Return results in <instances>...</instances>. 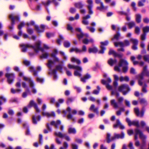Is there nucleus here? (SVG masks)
I'll use <instances>...</instances> for the list:
<instances>
[{
	"mask_svg": "<svg viewBox=\"0 0 149 149\" xmlns=\"http://www.w3.org/2000/svg\"><path fill=\"white\" fill-rule=\"evenodd\" d=\"M143 59L145 61L149 63V55H145L143 56Z\"/></svg>",
	"mask_w": 149,
	"mask_h": 149,
	"instance_id": "nucleus-59",
	"label": "nucleus"
},
{
	"mask_svg": "<svg viewBox=\"0 0 149 149\" xmlns=\"http://www.w3.org/2000/svg\"><path fill=\"white\" fill-rule=\"evenodd\" d=\"M74 5L76 7L79 8H81L84 6V5L81 2L76 3Z\"/></svg>",
	"mask_w": 149,
	"mask_h": 149,
	"instance_id": "nucleus-47",
	"label": "nucleus"
},
{
	"mask_svg": "<svg viewBox=\"0 0 149 149\" xmlns=\"http://www.w3.org/2000/svg\"><path fill=\"white\" fill-rule=\"evenodd\" d=\"M67 111L68 112L67 115V118L68 119H71L73 121H74L75 120V118L73 117L71 114V113L73 115L76 114L77 113V111L75 109L72 110L71 108L69 107L67 109Z\"/></svg>",
	"mask_w": 149,
	"mask_h": 149,
	"instance_id": "nucleus-11",
	"label": "nucleus"
},
{
	"mask_svg": "<svg viewBox=\"0 0 149 149\" xmlns=\"http://www.w3.org/2000/svg\"><path fill=\"white\" fill-rule=\"evenodd\" d=\"M47 37L49 38L54 36V33H52L47 32L46 33Z\"/></svg>",
	"mask_w": 149,
	"mask_h": 149,
	"instance_id": "nucleus-60",
	"label": "nucleus"
},
{
	"mask_svg": "<svg viewBox=\"0 0 149 149\" xmlns=\"http://www.w3.org/2000/svg\"><path fill=\"white\" fill-rule=\"evenodd\" d=\"M134 111L135 113L138 116L141 117L143 116L144 111L143 110L139 112L138 108H134Z\"/></svg>",
	"mask_w": 149,
	"mask_h": 149,
	"instance_id": "nucleus-23",
	"label": "nucleus"
},
{
	"mask_svg": "<svg viewBox=\"0 0 149 149\" xmlns=\"http://www.w3.org/2000/svg\"><path fill=\"white\" fill-rule=\"evenodd\" d=\"M22 87L26 89L25 91L23 92L22 94V97L24 98H25L27 96L28 93H30V92L29 87L27 86L25 82H22Z\"/></svg>",
	"mask_w": 149,
	"mask_h": 149,
	"instance_id": "nucleus-16",
	"label": "nucleus"
},
{
	"mask_svg": "<svg viewBox=\"0 0 149 149\" xmlns=\"http://www.w3.org/2000/svg\"><path fill=\"white\" fill-rule=\"evenodd\" d=\"M82 19V23L83 24L85 25H88V24L89 22L87 19L83 18Z\"/></svg>",
	"mask_w": 149,
	"mask_h": 149,
	"instance_id": "nucleus-53",
	"label": "nucleus"
},
{
	"mask_svg": "<svg viewBox=\"0 0 149 149\" xmlns=\"http://www.w3.org/2000/svg\"><path fill=\"white\" fill-rule=\"evenodd\" d=\"M54 134L56 136H57L60 138H63L64 137L65 134H63L62 133L60 132H55Z\"/></svg>",
	"mask_w": 149,
	"mask_h": 149,
	"instance_id": "nucleus-45",
	"label": "nucleus"
},
{
	"mask_svg": "<svg viewBox=\"0 0 149 149\" xmlns=\"http://www.w3.org/2000/svg\"><path fill=\"white\" fill-rule=\"evenodd\" d=\"M86 28L88 29L92 33H93L95 30V28L87 26L86 27Z\"/></svg>",
	"mask_w": 149,
	"mask_h": 149,
	"instance_id": "nucleus-61",
	"label": "nucleus"
},
{
	"mask_svg": "<svg viewBox=\"0 0 149 149\" xmlns=\"http://www.w3.org/2000/svg\"><path fill=\"white\" fill-rule=\"evenodd\" d=\"M26 25L27 26V27H30L31 26L34 25L35 30L38 33L43 32L46 27L45 25L42 24L40 25V29L37 25L35 24V22L33 21H31L29 22H27Z\"/></svg>",
	"mask_w": 149,
	"mask_h": 149,
	"instance_id": "nucleus-7",
	"label": "nucleus"
},
{
	"mask_svg": "<svg viewBox=\"0 0 149 149\" xmlns=\"http://www.w3.org/2000/svg\"><path fill=\"white\" fill-rule=\"evenodd\" d=\"M130 41L132 42L133 45H138V40L136 39L132 38L130 40Z\"/></svg>",
	"mask_w": 149,
	"mask_h": 149,
	"instance_id": "nucleus-49",
	"label": "nucleus"
},
{
	"mask_svg": "<svg viewBox=\"0 0 149 149\" xmlns=\"http://www.w3.org/2000/svg\"><path fill=\"white\" fill-rule=\"evenodd\" d=\"M109 55L113 54L115 57H118L119 58H121L122 56V55L118 54L113 49H110L109 52Z\"/></svg>",
	"mask_w": 149,
	"mask_h": 149,
	"instance_id": "nucleus-27",
	"label": "nucleus"
},
{
	"mask_svg": "<svg viewBox=\"0 0 149 149\" xmlns=\"http://www.w3.org/2000/svg\"><path fill=\"white\" fill-rule=\"evenodd\" d=\"M71 60L72 62H76L78 64H79L81 63V61L79 59L74 57H72Z\"/></svg>",
	"mask_w": 149,
	"mask_h": 149,
	"instance_id": "nucleus-38",
	"label": "nucleus"
},
{
	"mask_svg": "<svg viewBox=\"0 0 149 149\" xmlns=\"http://www.w3.org/2000/svg\"><path fill=\"white\" fill-rule=\"evenodd\" d=\"M5 76L7 78V81L9 84H12L15 78L14 74L7 73L5 74Z\"/></svg>",
	"mask_w": 149,
	"mask_h": 149,
	"instance_id": "nucleus-15",
	"label": "nucleus"
},
{
	"mask_svg": "<svg viewBox=\"0 0 149 149\" xmlns=\"http://www.w3.org/2000/svg\"><path fill=\"white\" fill-rule=\"evenodd\" d=\"M19 76L20 77L23 76V79L24 81H27L28 83L29 87L32 89V92L33 93H36L37 92L36 89L34 88V82L29 77L23 76V73L20 72Z\"/></svg>",
	"mask_w": 149,
	"mask_h": 149,
	"instance_id": "nucleus-6",
	"label": "nucleus"
},
{
	"mask_svg": "<svg viewBox=\"0 0 149 149\" xmlns=\"http://www.w3.org/2000/svg\"><path fill=\"white\" fill-rule=\"evenodd\" d=\"M126 121L129 126H131L132 125H134L137 127H139V121L138 120L131 121L129 118H127L126 119Z\"/></svg>",
	"mask_w": 149,
	"mask_h": 149,
	"instance_id": "nucleus-19",
	"label": "nucleus"
},
{
	"mask_svg": "<svg viewBox=\"0 0 149 149\" xmlns=\"http://www.w3.org/2000/svg\"><path fill=\"white\" fill-rule=\"evenodd\" d=\"M11 92L13 94H15L16 93H19L22 91L21 90L18 89H15L13 88H11L10 90Z\"/></svg>",
	"mask_w": 149,
	"mask_h": 149,
	"instance_id": "nucleus-40",
	"label": "nucleus"
},
{
	"mask_svg": "<svg viewBox=\"0 0 149 149\" xmlns=\"http://www.w3.org/2000/svg\"><path fill=\"white\" fill-rule=\"evenodd\" d=\"M75 52L76 53H85L87 51V48L85 45H84L81 49H79L77 47H74L72 48L70 50V52Z\"/></svg>",
	"mask_w": 149,
	"mask_h": 149,
	"instance_id": "nucleus-12",
	"label": "nucleus"
},
{
	"mask_svg": "<svg viewBox=\"0 0 149 149\" xmlns=\"http://www.w3.org/2000/svg\"><path fill=\"white\" fill-rule=\"evenodd\" d=\"M40 119V116H38L36 118L34 116H33L32 117V121L33 123L34 124H36L37 122L39 121Z\"/></svg>",
	"mask_w": 149,
	"mask_h": 149,
	"instance_id": "nucleus-35",
	"label": "nucleus"
},
{
	"mask_svg": "<svg viewBox=\"0 0 149 149\" xmlns=\"http://www.w3.org/2000/svg\"><path fill=\"white\" fill-rule=\"evenodd\" d=\"M9 18L11 19L12 22V26H9V28L12 29L13 28V25L15 24V21H18L19 20V18L18 16L15 15L14 14H12L9 16Z\"/></svg>",
	"mask_w": 149,
	"mask_h": 149,
	"instance_id": "nucleus-13",
	"label": "nucleus"
},
{
	"mask_svg": "<svg viewBox=\"0 0 149 149\" xmlns=\"http://www.w3.org/2000/svg\"><path fill=\"white\" fill-rule=\"evenodd\" d=\"M26 30L27 32L29 34H31L33 33V29L30 28V27H27Z\"/></svg>",
	"mask_w": 149,
	"mask_h": 149,
	"instance_id": "nucleus-55",
	"label": "nucleus"
},
{
	"mask_svg": "<svg viewBox=\"0 0 149 149\" xmlns=\"http://www.w3.org/2000/svg\"><path fill=\"white\" fill-rule=\"evenodd\" d=\"M119 79L120 82H122L124 81H128L129 80V78L127 76H125L124 77L121 76L120 77Z\"/></svg>",
	"mask_w": 149,
	"mask_h": 149,
	"instance_id": "nucleus-42",
	"label": "nucleus"
},
{
	"mask_svg": "<svg viewBox=\"0 0 149 149\" xmlns=\"http://www.w3.org/2000/svg\"><path fill=\"white\" fill-rule=\"evenodd\" d=\"M97 90H95L93 92V93L95 95H98L100 92V88L99 86H97Z\"/></svg>",
	"mask_w": 149,
	"mask_h": 149,
	"instance_id": "nucleus-46",
	"label": "nucleus"
},
{
	"mask_svg": "<svg viewBox=\"0 0 149 149\" xmlns=\"http://www.w3.org/2000/svg\"><path fill=\"white\" fill-rule=\"evenodd\" d=\"M118 90L123 95H126L130 91V89L127 84H123L118 86Z\"/></svg>",
	"mask_w": 149,
	"mask_h": 149,
	"instance_id": "nucleus-10",
	"label": "nucleus"
},
{
	"mask_svg": "<svg viewBox=\"0 0 149 149\" xmlns=\"http://www.w3.org/2000/svg\"><path fill=\"white\" fill-rule=\"evenodd\" d=\"M143 84L141 86H142V91L144 93H146L147 92V91L146 89V88L147 87V85L146 84V81H143Z\"/></svg>",
	"mask_w": 149,
	"mask_h": 149,
	"instance_id": "nucleus-32",
	"label": "nucleus"
},
{
	"mask_svg": "<svg viewBox=\"0 0 149 149\" xmlns=\"http://www.w3.org/2000/svg\"><path fill=\"white\" fill-rule=\"evenodd\" d=\"M88 4L87 6V8L88 9V13L90 15L93 13V12L92 10V8L93 7V1L92 0H87L86 1Z\"/></svg>",
	"mask_w": 149,
	"mask_h": 149,
	"instance_id": "nucleus-18",
	"label": "nucleus"
},
{
	"mask_svg": "<svg viewBox=\"0 0 149 149\" xmlns=\"http://www.w3.org/2000/svg\"><path fill=\"white\" fill-rule=\"evenodd\" d=\"M111 79L108 78H107V80L105 81L104 80H102L101 81L102 83L103 84L106 85L107 88L109 90H111L112 89V87L111 86L109 85L108 83H111Z\"/></svg>",
	"mask_w": 149,
	"mask_h": 149,
	"instance_id": "nucleus-20",
	"label": "nucleus"
},
{
	"mask_svg": "<svg viewBox=\"0 0 149 149\" xmlns=\"http://www.w3.org/2000/svg\"><path fill=\"white\" fill-rule=\"evenodd\" d=\"M68 67L70 69L73 68L76 70L74 72V75L80 77L81 76V72L82 69L81 67L77 65H72L70 64H68Z\"/></svg>",
	"mask_w": 149,
	"mask_h": 149,
	"instance_id": "nucleus-9",
	"label": "nucleus"
},
{
	"mask_svg": "<svg viewBox=\"0 0 149 149\" xmlns=\"http://www.w3.org/2000/svg\"><path fill=\"white\" fill-rule=\"evenodd\" d=\"M41 44V42L40 41H38L36 43L34 46H33L30 44H21L20 46L22 51L24 52L26 51L27 48H28L33 49L36 53L38 52L39 51H40L42 54L40 56V58H47L49 56V54L47 52H45L44 49L40 47Z\"/></svg>",
	"mask_w": 149,
	"mask_h": 149,
	"instance_id": "nucleus-1",
	"label": "nucleus"
},
{
	"mask_svg": "<svg viewBox=\"0 0 149 149\" xmlns=\"http://www.w3.org/2000/svg\"><path fill=\"white\" fill-rule=\"evenodd\" d=\"M146 0H141L138 3V5L139 6H144V3L145 2Z\"/></svg>",
	"mask_w": 149,
	"mask_h": 149,
	"instance_id": "nucleus-51",
	"label": "nucleus"
},
{
	"mask_svg": "<svg viewBox=\"0 0 149 149\" xmlns=\"http://www.w3.org/2000/svg\"><path fill=\"white\" fill-rule=\"evenodd\" d=\"M110 134L107 133V142L108 143H110L111 141L114 140L115 139H123L124 137V134L123 132H122L121 134H115L114 136L112 137L111 139Z\"/></svg>",
	"mask_w": 149,
	"mask_h": 149,
	"instance_id": "nucleus-8",
	"label": "nucleus"
},
{
	"mask_svg": "<svg viewBox=\"0 0 149 149\" xmlns=\"http://www.w3.org/2000/svg\"><path fill=\"white\" fill-rule=\"evenodd\" d=\"M42 114L43 116H46L48 117H55V113L53 111L51 112H42Z\"/></svg>",
	"mask_w": 149,
	"mask_h": 149,
	"instance_id": "nucleus-25",
	"label": "nucleus"
},
{
	"mask_svg": "<svg viewBox=\"0 0 149 149\" xmlns=\"http://www.w3.org/2000/svg\"><path fill=\"white\" fill-rule=\"evenodd\" d=\"M56 143L60 145L61 143V141L58 138H56L55 139Z\"/></svg>",
	"mask_w": 149,
	"mask_h": 149,
	"instance_id": "nucleus-64",
	"label": "nucleus"
},
{
	"mask_svg": "<svg viewBox=\"0 0 149 149\" xmlns=\"http://www.w3.org/2000/svg\"><path fill=\"white\" fill-rule=\"evenodd\" d=\"M115 81L113 82V86L115 88H116L118 85V83L117 81L118 80L119 77L116 74L113 75Z\"/></svg>",
	"mask_w": 149,
	"mask_h": 149,
	"instance_id": "nucleus-29",
	"label": "nucleus"
},
{
	"mask_svg": "<svg viewBox=\"0 0 149 149\" xmlns=\"http://www.w3.org/2000/svg\"><path fill=\"white\" fill-rule=\"evenodd\" d=\"M139 101L140 103L141 104H147V101L145 99H139Z\"/></svg>",
	"mask_w": 149,
	"mask_h": 149,
	"instance_id": "nucleus-52",
	"label": "nucleus"
},
{
	"mask_svg": "<svg viewBox=\"0 0 149 149\" xmlns=\"http://www.w3.org/2000/svg\"><path fill=\"white\" fill-rule=\"evenodd\" d=\"M101 50L99 51V53L100 54H103L104 53V51L106 49V48L102 46H100Z\"/></svg>",
	"mask_w": 149,
	"mask_h": 149,
	"instance_id": "nucleus-57",
	"label": "nucleus"
},
{
	"mask_svg": "<svg viewBox=\"0 0 149 149\" xmlns=\"http://www.w3.org/2000/svg\"><path fill=\"white\" fill-rule=\"evenodd\" d=\"M97 48L95 47H94L93 48H89L88 49V51L89 53H96L97 52Z\"/></svg>",
	"mask_w": 149,
	"mask_h": 149,
	"instance_id": "nucleus-33",
	"label": "nucleus"
},
{
	"mask_svg": "<svg viewBox=\"0 0 149 149\" xmlns=\"http://www.w3.org/2000/svg\"><path fill=\"white\" fill-rule=\"evenodd\" d=\"M126 25H127L129 28L131 29L135 25V23L134 22H131L129 23H125Z\"/></svg>",
	"mask_w": 149,
	"mask_h": 149,
	"instance_id": "nucleus-44",
	"label": "nucleus"
},
{
	"mask_svg": "<svg viewBox=\"0 0 149 149\" xmlns=\"http://www.w3.org/2000/svg\"><path fill=\"white\" fill-rule=\"evenodd\" d=\"M143 31L144 33L148 32L149 31V26H146L143 28Z\"/></svg>",
	"mask_w": 149,
	"mask_h": 149,
	"instance_id": "nucleus-58",
	"label": "nucleus"
},
{
	"mask_svg": "<svg viewBox=\"0 0 149 149\" xmlns=\"http://www.w3.org/2000/svg\"><path fill=\"white\" fill-rule=\"evenodd\" d=\"M95 2L97 4H100L101 6L97 7V9L99 10L100 11H102L104 10H106L107 8V6H104L103 5V3L102 2H101V0H95Z\"/></svg>",
	"mask_w": 149,
	"mask_h": 149,
	"instance_id": "nucleus-21",
	"label": "nucleus"
},
{
	"mask_svg": "<svg viewBox=\"0 0 149 149\" xmlns=\"http://www.w3.org/2000/svg\"><path fill=\"white\" fill-rule=\"evenodd\" d=\"M91 77L90 75L88 74H87L85 75L83 78H81V81L85 82L86 79H89Z\"/></svg>",
	"mask_w": 149,
	"mask_h": 149,
	"instance_id": "nucleus-34",
	"label": "nucleus"
},
{
	"mask_svg": "<svg viewBox=\"0 0 149 149\" xmlns=\"http://www.w3.org/2000/svg\"><path fill=\"white\" fill-rule=\"evenodd\" d=\"M144 76H149V71L148 70L146 66L143 67L141 73L137 76L138 80V84L140 86L142 85L143 83L142 81H146L143 78V77Z\"/></svg>",
	"mask_w": 149,
	"mask_h": 149,
	"instance_id": "nucleus-4",
	"label": "nucleus"
},
{
	"mask_svg": "<svg viewBox=\"0 0 149 149\" xmlns=\"http://www.w3.org/2000/svg\"><path fill=\"white\" fill-rule=\"evenodd\" d=\"M61 122L60 120H57L56 122L54 121H52L51 122V125H54L55 127L57 128L58 126L61 124Z\"/></svg>",
	"mask_w": 149,
	"mask_h": 149,
	"instance_id": "nucleus-31",
	"label": "nucleus"
},
{
	"mask_svg": "<svg viewBox=\"0 0 149 149\" xmlns=\"http://www.w3.org/2000/svg\"><path fill=\"white\" fill-rule=\"evenodd\" d=\"M114 44L115 46L116 47L120 46L121 47H123L129 46L130 43L128 40H125L124 41V42H114Z\"/></svg>",
	"mask_w": 149,
	"mask_h": 149,
	"instance_id": "nucleus-14",
	"label": "nucleus"
},
{
	"mask_svg": "<svg viewBox=\"0 0 149 149\" xmlns=\"http://www.w3.org/2000/svg\"><path fill=\"white\" fill-rule=\"evenodd\" d=\"M52 2H53L56 5H58V3L56 1V0H48L47 2L42 1V3L45 6H48Z\"/></svg>",
	"mask_w": 149,
	"mask_h": 149,
	"instance_id": "nucleus-24",
	"label": "nucleus"
},
{
	"mask_svg": "<svg viewBox=\"0 0 149 149\" xmlns=\"http://www.w3.org/2000/svg\"><path fill=\"white\" fill-rule=\"evenodd\" d=\"M114 128H116L117 127H119L121 129H124L125 128L124 126L122 125L119 120L117 119L116 120V123L113 125Z\"/></svg>",
	"mask_w": 149,
	"mask_h": 149,
	"instance_id": "nucleus-26",
	"label": "nucleus"
},
{
	"mask_svg": "<svg viewBox=\"0 0 149 149\" xmlns=\"http://www.w3.org/2000/svg\"><path fill=\"white\" fill-rule=\"evenodd\" d=\"M70 42L68 41H65L64 42V46L65 47H68L70 46Z\"/></svg>",
	"mask_w": 149,
	"mask_h": 149,
	"instance_id": "nucleus-54",
	"label": "nucleus"
},
{
	"mask_svg": "<svg viewBox=\"0 0 149 149\" xmlns=\"http://www.w3.org/2000/svg\"><path fill=\"white\" fill-rule=\"evenodd\" d=\"M135 135L134 137L135 140H136L137 139V135L139 134V138L142 140V143L141 145V149H142L143 147L146 145V139L147 137L143 134L141 131L137 128H136L135 130Z\"/></svg>",
	"mask_w": 149,
	"mask_h": 149,
	"instance_id": "nucleus-5",
	"label": "nucleus"
},
{
	"mask_svg": "<svg viewBox=\"0 0 149 149\" xmlns=\"http://www.w3.org/2000/svg\"><path fill=\"white\" fill-rule=\"evenodd\" d=\"M108 43L109 42L107 40L105 41L104 42H100L101 46H103L104 45L107 46L108 45Z\"/></svg>",
	"mask_w": 149,
	"mask_h": 149,
	"instance_id": "nucleus-62",
	"label": "nucleus"
},
{
	"mask_svg": "<svg viewBox=\"0 0 149 149\" xmlns=\"http://www.w3.org/2000/svg\"><path fill=\"white\" fill-rule=\"evenodd\" d=\"M141 16L140 15L137 14L136 15V21L138 23H140L141 21Z\"/></svg>",
	"mask_w": 149,
	"mask_h": 149,
	"instance_id": "nucleus-48",
	"label": "nucleus"
},
{
	"mask_svg": "<svg viewBox=\"0 0 149 149\" xmlns=\"http://www.w3.org/2000/svg\"><path fill=\"white\" fill-rule=\"evenodd\" d=\"M110 103L111 105L115 109L119 107L118 103L116 102L114 99L111 100L110 101Z\"/></svg>",
	"mask_w": 149,
	"mask_h": 149,
	"instance_id": "nucleus-30",
	"label": "nucleus"
},
{
	"mask_svg": "<svg viewBox=\"0 0 149 149\" xmlns=\"http://www.w3.org/2000/svg\"><path fill=\"white\" fill-rule=\"evenodd\" d=\"M117 62L116 59H113L112 58H110L108 61V63L111 66H112L113 64H115Z\"/></svg>",
	"mask_w": 149,
	"mask_h": 149,
	"instance_id": "nucleus-36",
	"label": "nucleus"
},
{
	"mask_svg": "<svg viewBox=\"0 0 149 149\" xmlns=\"http://www.w3.org/2000/svg\"><path fill=\"white\" fill-rule=\"evenodd\" d=\"M90 110H93V111L95 112L96 113H98V108H95V106L93 104H92L90 108Z\"/></svg>",
	"mask_w": 149,
	"mask_h": 149,
	"instance_id": "nucleus-43",
	"label": "nucleus"
},
{
	"mask_svg": "<svg viewBox=\"0 0 149 149\" xmlns=\"http://www.w3.org/2000/svg\"><path fill=\"white\" fill-rule=\"evenodd\" d=\"M69 11L71 13H74L76 12V10L75 8L72 7L70 8Z\"/></svg>",
	"mask_w": 149,
	"mask_h": 149,
	"instance_id": "nucleus-63",
	"label": "nucleus"
},
{
	"mask_svg": "<svg viewBox=\"0 0 149 149\" xmlns=\"http://www.w3.org/2000/svg\"><path fill=\"white\" fill-rule=\"evenodd\" d=\"M68 132L70 134H75L76 132V131L74 128L70 127L68 129Z\"/></svg>",
	"mask_w": 149,
	"mask_h": 149,
	"instance_id": "nucleus-41",
	"label": "nucleus"
},
{
	"mask_svg": "<svg viewBox=\"0 0 149 149\" xmlns=\"http://www.w3.org/2000/svg\"><path fill=\"white\" fill-rule=\"evenodd\" d=\"M120 36V34L119 33H117L115 35L113 38L112 39V40H113L114 39H116V40H118L119 37Z\"/></svg>",
	"mask_w": 149,
	"mask_h": 149,
	"instance_id": "nucleus-56",
	"label": "nucleus"
},
{
	"mask_svg": "<svg viewBox=\"0 0 149 149\" xmlns=\"http://www.w3.org/2000/svg\"><path fill=\"white\" fill-rule=\"evenodd\" d=\"M71 60L72 62H76L78 64H79L81 63V61L79 59L74 57H72Z\"/></svg>",
	"mask_w": 149,
	"mask_h": 149,
	"instance_id": "nucleus-39",
	"label": "nucleus"
},
{
	"mask_svg": "<svg viewBox=\"0 0 149 149\" xmlns=\"http://www.w3.org/2000/svg\"><path fill=\"white\" fill-rule=\"evenodd\" d=\"M56 71L54 69L52 70H50L49 72V74H52L54 75L53 79L54 80H56L57 78V76L56 74Z\"/></svg>",
	"mask_w": 149,
	"mask_h": 149,
	"instance_id": "nucleus-37",
	"label": "nucleus"
},
{
	"mask_svg": "<svg viewBox=\"0 0 149 149\" xmlns=\"http://www.w3.org/2000/svg\"><path fill=\"white\" fill-rule=\"evenodd\" d=\"M128 63L127 61L123 59H121L118 63V65H116L114 68L115 71L120 72L121 71L120 68L123 67V72H126L128 70Z\"/></svg>",
	"mask_w": 149,
	"mask_h": 149,
	"instance_id": "nucleus-3",
	"label": "nucleus"
},
{
	"mask_svg": "<svg viewBox=\"0 0 149 149\" xmlns=\"http://www.w3.org/2000/svg\"><path fill=\"white\" fill-rule=\"evenodd\" d=\"M29 71L33 72V74L34 76H36L37 75V72L36 71L34 70L33 67H30L29 68Z\"/></svg>",
	"mask_w": 149,
	"mask_h": 149,
	"instance_id": "nucleus-50",
	"label": "nucleus"
},
{
	"mask_svg": "<svg viewBox=\"0 0 149 149\" xmlns=\"http://www.w3.org/2000/svg\"><path fill=\"white\" fill-rule=\"evenodd\" d=\"M75 30L76 31L80 33L79 34L77 33V36L79 39H80L81 38L84 37H88V34L87 33H83L81 32V30L80 28H76Z\"/></svg>",
	"mask_w": 149,
	"mask_h": 149,
	"instance_id": "nucleus-17",
	"label": "nucleus"
},
{
	"mask_svg": "<svg viewBox=\"0 0 149 149\" xmlns=\"http://www.w3.org/2000/svg\"><path fill=\"white\" fill-rule=\"evenodd\" d=\"M25 25V23L23 22H22L18 26V29L19 30L18 32V35L19 36H21L22 35V31L21 30L22 28Z\"/></svg>",
	"mask_w": 149,
	"mask_h": 149,
	"instance_id": "nucleus-28",
	"label": "nucleus"
},
{
	"mask_svg": "<svg viewBox=\"0 0 149 149\" xmlns=\"http://www.w3.org/2000/svg\"><path fill=\"white\" fill-rule=\"evenodd\" d=\"M57 53V51L55 49L54 50L53 52L51 54V56L52 57H54V61H52L50 60H49L48 63L46 64V65L48 68L51 69L54 63L57 62L59 63H60V64L56 66V68L57 70H59L62 73V69L63 67V65L62 64L63 62L60 61L57 57L55 56V55Z\"/></svg>",
	"mask_w": 149,
	"mask_h": 149,
	"instance_id": "nucleus-2",
	"label": "nucleus"
},
{
	"mask_svg": "<svg viewBox=\"0 0 149 149\" xmlns=\"http://www.w3.org/2000/svg\"><path fill=\"white\" fill-rule=\"evenodd\" d=\"M32 106H33L34 107L37 112H39L40 111V110L38 108L37 104L32 100L30 101L27 107L28 108H30Z\"/></svg>",
	"mask_w": 149,
	"mask_h": 149,
	"instance_id": "nucleus-22",
	"label": "nucleus"
}]
</instances>
